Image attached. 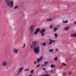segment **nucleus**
Listing matches in <instances>:
<instances>
[{"label": "nucleus", "instance_id": "nucleus-1", "mask_svg": "<svg viewBox=\"0 0 76 76\" xmlns=\"http://www.w3.org/2000/svg\"><path fill=\"white\" fill-rule=\"evenodd\" d=\"M36 45L37 43L36 42L34 41L32 42V44H31L30 47L31 49L33 48L34 52L36 54H38L39 53V47L38 46L36 47Z\"/></svg>", "mask_w": 76, "mask_h": 76}, {"label": "nucleus", "instance_id": "nucleus-2", "mask_svg": "<svg viewBox=\"0 0 76 76\" xmlns=\"http://www.w3.org/2000/svg\"><path fill=\"white\" fill-rule=\"evenodd\" d=\"M5 2L7 5L9 6L10 7H13V1L12 0H5Z\"/></svg>", "mask_w": 76, "mask_h": 76}, {"label": "nucleus", "instance_id": "nucleus-3", "mask_svg": "<svg viewBox=\"0 0 76 76\" xmlns=\"http://www.w3.org/2000/svg\"><path fill=\"white\" fill-rule=\"evenodd\" d=\"M34 29V25H31L29 27L30 31L31 32L30 34H31V33H32Z\"/></svg>", "mask_w": 76, "mask_h": 76}, {"label": "nucleus", "instance_id": "nucleus-4", "mask_svg": "<svg viewBox=\"0 0 76 76\" xmlns=\"http://www.w3.org/2000/svg\"><path fill=\"white\" fill-rule=\"evenodd\" d=\"M54 17L53 18H52V17L51 16V18H50L48 19H47L46 20V21L48 22H51V20H54Z\"/></svg>", "mask_w": 76, "mask_h": 76}, {"label": "nucleus", "instance_id": "nucleus-5", "mask_svg": "<svg viewBox=\"0 0 76 76\" xmlns=\"http://www.w3.org/2000/svg\"><path fill=\"white\" fill-rule=\"evenodd\" d=\"M1 63L2 64V66H4V67H6L7 65V62L4 61L3 62H1Z\"/></svg>", "mask_w": 76, "mask_h": 76}, {"label": "nucleus", "instance_id": "nucleus-6", "mask_svg": "<svg viewBox=\"0 0 76 76\" xmlns=\"http://www.w3.org/2000/svg\"><path fill=\"white\" fill-rule=\"evenodd\" d=\"M43 58L42 56H41L40 58H39L37 59V63H39L42 60Z\"/></svg>", "mask_w": 76, "mask_h": 76}, {"label": "nucleus", "instance_id": "nucleus-7", "mask_svg": "<svg viewBox=\"0 0 76 76\" xmlns=\"http://www.w3.org/2000/svg\"><path fill=\"white\" fill-rule=\"evenodd\" d=\"M45 29L44 28L42 29L40 31V34H43V33H45Z\"/></svg>", "mask_w": 76, "mask_h": 76}, {"label": "nucleus", "instance_id": "nucleus-8", "mask_svg": "<svg viewBox=\"0 0 76 76\" xmlns=\"http://www.w3.org/2000/svg\"><path fill=\"white\" fill-rule=\"evenodd\" d=\"M23 67H22L21 68H20L19 69V71H18V74H20V73L23 70Z\"/></svg>", "mask_w": 76, "mask_h": 76}, {"label": "nucleus", "instance_id": "nucleus-9", "mask_svg": "<svg viewBox=\"0 0 76 76\" xmlns=\"http://www.w3.org/2000/svg\"><path fill=\"white\" fill-rule=\"evenodd\" d=\"M49 41H50V43H49V45H50V44H52L53 42H55V41L53 40H51L50 39H49Z\"/></svg>", "mask_w": 76, "mask_h": 76}, {"label": "nucleus", "instance_id": "nucleus-10", "mask_svg": "<svg viewBox=\"0 0 76 76\" xmlns=\"http://www.w3.org/2000/svg\"><path fill=\"white\" fill-rule=\"evenodd\" d=\"M18 49H17L16 50V48H14L13 49V51L15 54L18 53Z\"/></svg>", "mask_w": 76, "mask_h": 76}, {"label": "nucleus", "instance_id": "nucleus-11", "mask_svg": "<svg viewBox=\"0 0 76 76\" xmlns=\"http://www.w3.org/2000/svg\"><path fill=\"white\" fill-rule=\"evenodd\" d=\"M71 37H76V34L74 33L73 34H72Z\"/></svg>", "mask_w": 76, "mask_h": 76}, {"label": "nucleus", "instance_id": "nucleus-12", "mask_svg": "<svg viewBox=\"0 0 76 76\" xmlns=\"http://www.w3.org/2000/svg\"><path fill=\"white\" fill-rule=\"evenodd\" d=\"M48 64V62H45L44 63V66H47Z\"/></svg>", "mask_w": 76, "mask_h": 76}, {"label": "nucleus", "instance_id": "nucleus-13", "mask_svg": "<svg viewBox=\"0 0 76 76\" xmlns=\"http://www.w3.org/2000/svg\"><path fill=\"white\" fill-rule=\"evenodd\" d=\"M70 28V26L66 27L64 28L65 31H67Z\"/></svg>", "mask_w": 76, "mask_h": 76}, {"label": "nucleus", "instance_id": "nucleus-14", "mask_svg": "<svg viewBox=\"0 0 76 76\" xmlns=\"http://www.w3.org/2000/svg\"><path fill=\"white\" fill-rule=\"evenodd\" d=\"M54 32H56L57 31V27H55L54 29Z\"/></svg>", "mask_w": 76, "mask_h": 76}, {"label": "nucleus", "instance_id": "nucleus-15", "mask_svg": "<svg viewBox=\"0 0 76 76\" xmlns=\"http://www.w3.org/2000/svg\"><path fill=\"white\" fill-rule=\"evenodd\" d=\"M56 67V66L54 65V64H52L51 66V68H55Z\"/></svg>", "mask_w": 76, "mask_h": 76}, {"label": "nucleus", "instance_id": "nucleus-16", "mask_svg": "<svg viewBox=\"0 0 76 76\" xmlns=\"http://www.w3.org/2000/svg\"><path fill=\"white\" fill-rule=\"evenodd\" d=\"M36 31L37 32H39V31H40V29H39V28H37L36 29Z\"/></svg>", "mask_w": 76, "mask_h": 76}, {"label": "nucleus", "instance_id": "nucleus-17", "mask_svg": "<svg viewBox=\"0 0 76 76\" xmlns=\"http://www.w3.org/2000/svg\"><path fill=\"white\" fill-rule=\"evenodd\" d=\"M68 23V21L67 20L66 21L63 20V23Z\"/></svg>", "mask_w": 76, "mask_h": 76}, {"label": "nucleus", "instance_id": "nucleus-18", "mask_svg": "<svg viewBox=\"0 0 76 76\" xmlns=\"http://www.w3.org/2000/svg\"><path fill=\"white\" fill-rule=\"evenodd\" d=\"M34 72V70H32L31 71L30 73H31V75H32V74H33Z\"/></svg>", "mask_w": 76, "mask_h": 76}, {"label": "nucleus", "instance_id": "nucleus-19", "mask_svg": "<svg viewBox=\"0 0 76 76\" xmlns=\"http://www.w3.org/2000/svg\"><path fill=\"white\" fill-rule=\"evenodd\" d=\"M42 45L43 46H46V45L45 44V42H44L42 44Z\"/></svg>", "mask_w": 76, "mask_h": 76}, {"label": "nucleus", "instance_id": "nucleus-20", "mask_svg": "<svg viewBox=\"0 0 76 76\" xmlns=\"http://www.w3.org/2000/svg\"><path fill=\"white\" fill-rule=\"evenodd\" d=\"M53 49H51L49 50V52H53Z\"/></svg>", "mask_w": 76, "mask_h": 76}, {"label": "nucleus", "instance_id": "nucleus-21", "mask_svg": "<svg viewBox=\"0 0 76 76\" xmlns=\"http://www.w3.org/2000/svg\"><path fill=\"white\" fill-rule=\"evenodd\" d=\"M44 76H50V74H48L43 75Z\"/></svg>", "mask_w": 76, "mask_h": 76}, {"label": "nucleus", "instance_id": "nucleus-22", "mask_svg": "<svg viewBox=\"0 0 76 76\" xmlns=\"http://www.w3.org/2000/svg\"><path fill=\"white\" fill-rule=\"evenodd\" d=\"M62 65H61L62 66H67V65H66V64H65L64 63H62Z\"/></svg>", "mask_w": 76, "mask_h": 76}, {"label": "nucleus", "instance_id": "nucleus-23", "mask_svg": "<svg viewBox=\"0 0 76 76\" xmlns=\"http://www.w3.org/2000/svg\"><path fill=\"white\" fill-rule=\"evenodd\" d=\"M66 72H64L63 74V76H66Z\"/></svg>", "mask_w": 76, "mask_h": 76}, {"label": "nucleus", "instance_id": "nucleus-24", "mask_svg": "<svg viewBox=\"0 0 76 76\" xmlns=\"http://www.w3.org/2000/svg\"><path fill=\"white\" fill-rule=\"evenodd\" d=\"M38 32L37 31H36L35 32H34V34H38Z\"/></svg>", "mask_w": 76, "mask_h": 76}, {"label": "nucleus", "instance_id": "nucleus-25", "mask_svg": "<svg viewBox=\"0 0 76 76\" xmlns=\"http://www.w3.org/2000/svg\"><path fill=\"white\" fill-rule=\"evenodd\" d=\"M18 6H15L14 7V9H17V8H18Z\"/></svg>", "mask_w": 76, "mask_h": 76}, {"label": "nucleus", "instance_id": "nucleus-26", "mask_svg": "<svg viewBox=\"0 0 76 76\" xmlns=\"http://www.w3.org/2000/svg\"><path fill=\"white\" fill-rule=\"evenodd\" d=\"M50 72H51L52 73H54V70H53L52 71H50Z\"/></svg>", "mask_w": 76, "mask_h": 76}, {"label": "nucleus", "instance_id": "nucleus-27", "mask_svg": "<svg viewBox=\"0 0 76 76\" xmlns=\"http://www.w3.org/2000/svg\"><path fill=\"white\" fill-rule=\"evenodd\" d=\"M29 69H25L24 72H26V71H29Z\"/></svg>", "mask_w": 76, "mask_h": 76}, {"label": "nucleus", "instance_id": "nucleus-28", "mask_svg": "<svg viewBox=\"0 0 76 76\" xmlns=\"http://www.w3.org/2000/svg\"><path fill=\"white\" fill-rule=\"evenodd\" d=\"M54 60L56 61V60H57V57H56L54 59Z\"/></svg>", "mask_w": 76, "mask_h": 76}, {"label": "nucleus", "instance_id": "nucleus-29", "mask_svg": "<svg viewBox=\"0 0 76 76\" xmlns=\"http://www.w3.org/2000/svg\"><path fill=\"white\" fill-rule=\"evenodd\" d=\"M40 66V64H39L37 66H36V67H37V68L39 67V66Z\"/></svg>", "mask_w": 76, "mask_h": 76}, {"label": "nucleus", "instance_id": "nucleus-30", "mask_svg": "<svg viewBox=\"0 0 76 76\" xmlns=\"http://www.w3.org/2000/svg\"><path fill=\"white\" fill-rule=\"evenodd\" d=\"M52 28H53V26H52L50 25V29H52Z\"/></svg>", "mask_w": 76, "mask_h": 76}, {"label": "nucleus", "instance_id": "nucleus-31", "mask_svg": "<svg viewBox=\"0 0 76 76\" xmlns=\"http://www.w3.org/2000/svg\"><path fill=\"white\" fill-rule=\"evenodd\" d=\"M25 47V44H24L23 46V48H24Z\"/></svg>", "mask_w": 76, "mask_h": 76}, {"label": "nucleus", "instance_id": "nucleus-32", "mask_svg": "<svg viewBox=\"0 0 76 76\" xmlns=\"http://www.w3.org/2000/svg\"><path fill=\"white\" fill-rule=\"evenodd\" d=\"M44 33H42V34L41 36L42 37V36H44Z\"/></svg>", "mask_w": 76, "mask_h": 76}, {"label": "nucleus", "instance_id": "nucleus-33", "mask_svg": "<svg viewBox=\"0 0 76 76\" xmlns=\"http://www.w3.org/2000/svg\"><path fill=\"white\" fill-rule=\"evenodd\" d=\"M54 36H57V34H54Z\"/></svg>", "mask_w": 76, "mask_h": 76}, {"label": "nucleus", "instance_id": "nucleus-34", "mask_svg": "<svg viewBox=\"0 0 76 76\" xmlns=\"http://www.w3.org/2000/svg\"><path fill=\"white\" fill-rule=\"evenodd\" d=\"M37 63V61H35L34 62V64H36Z\"/></svg>", "mask_w": 76, "mask_h": 76}, {"label": "nucleus", "instance_id": "nucleus-35", "mask_svg": "<svg viewBox=\"0 0 76 76\" xmlns=\"http://www.w3.org/2000/svg\"><path fill=\"white\" fill-rule=\"evenodd\" d=\"M72 73V72H70L68 74H69L70 75V74H71Z\"/></svg>", "mask_w": 76, "mask_h": 76}, {"label": "nucleus", "instance_id": "nucleus-36", "mask_svg": "<svg viewBox=\"0 0 76 76\" xmlns=\"http://www.w3.org/2000/svg\"><path fill=\"white\" fill-rule=\"evenodd\" d=\"M43 70L44 71H45V68H43Z\"/></svg>", "mask_w": 76, "mask_h": 76}, {"label": "nucleus", "instance_id": "nucleus-37", "mask_svg": "<svg viewBox=\"0 0 76 76\" xmlns=\"http://www.w3.org/2000/svg\"><path fill=\"white\" fill-rule=\"evenodd\" d=\"M56 51H58V49H56Z\"/></svg>", "mask_w": 76, "mask_h": 76}, {"label": "nucleus", "instance_id": "nucleus-38", "mask_svg": "<svg viewBox=\"0 0 76 76\" xmlns=\"http://www.w3.org/2000/svg\"><path fill=\"white\" fill-rule=\"evenodd\" d=\"M74 24H76V21L74 23Z\"/></svg>", "mask_w": 76, "mask_h": 76}, {"label": "nucleus", "instance_id": "nucleus-39", "mask_svg": "<svg viewBox=\"0 0 76 76\" xmlns=\"http://www.w3.org/2000/svg\"><path fill=\"white\" fill-rule=\"evenodd\" d=\"M55 38H57V36H56L55 37Z\"/></svg>", "mask_w": 76, "mask_h": 76}, {"label": "nucleus", "instance_id": "nucleus-40", "mask_svg": "<svg viewBox=\"0 0 76 76\" xmlns=\"http://www.w3.org/2000/svg\"><path fill=\"white\" fill-rule=\"evenodd\" d=\"M46 73H47V71H46Z\"/></svg>", "mask_w": 76, "mask_h": 76}, {"label": "nucleus", "instance_id": "nucleus-41", "mask_svg": "<svg viewBox=\"0 0 76 76\" xmlns=\"http://www.w3.org/2000/svg\"><path fill=\"white\" fill-rule=\"evenodd\" d=\"M43 65H43V64H42V65H41V66H43Z\"/></svg>", "mask_w": 76, "mask_h": 76}, {"label": "nucleus", "instance_id": "nucleus-42", "mask_svg": "<svg viewBox=\"0 0 76 76\" xmlns=\"http://www.w3.org/2000/svg\"><path fill=\"white\" fill-rule=\"evenodd\" d=\"M75 12H76V11H75Z\"/></svg>", "mask_w": 76, "mask_h": 76}, {"label": "nucleus", "instance_id": "nucleus-43", "mask_svg": "<svg viewBox=\"0 0 76 76\" xmlns=\"http://www.w3.org/2000/svg\"><path fill=\"white\" fill-rule=\"evenodd\" d=\"M37 76H38V75H37Z\"/></svg>", "mask_w": 76, "mask_h": 76}, {"label": "nucleus", "instance_id": "nucleus-44", "mask_svg": "<svg viewBox=\"0 0 76 76\" xmlns=\"http://www.w3.org/2000/svg\"><path fill=\"white\" fill-rule=\"evenodd\" d=\"M70 59H71V58H70Z\"/></svg>", "mask_w": 76, "mask_h": 76}]
</instances>
